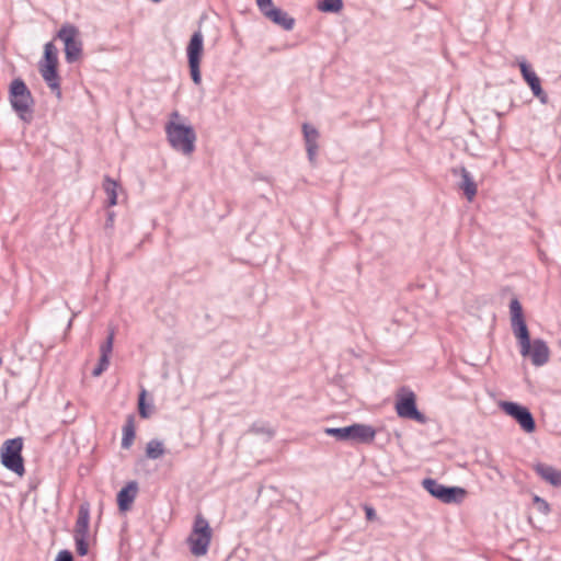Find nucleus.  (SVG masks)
<instances>
[{
    "label": "nucleus",
    "mask_w": 561,
    "mask_h": 561,
    "mask_svg": "<svg viewBox=\"0 0 561 561\" xmlns=\"http://www.w3.org/2000/svg\"><path fill=\"white\" fill-rule=\"evenodd\" d=\"M58 49L54 43L48 42L44 46V56L38 64V70L50 91L61 99L60 77L58 75Z\"/></svg>",
    "instance_id": "f257e3e1"
},
{
    "label": "nucleus",
    "mask_w": 561,
    "mask_h": 561,
    "mask_svg": "<svg viewBox=\"0 0 561 561\" xmlns=\"http://www.w3.org/2000/svg\"><path fill=\"white\" fill-rule=\"evenodd\" d=\"M9 99L12 108L18 116L25 123L33 119L34 99L25 82L21 78L14 79L10 84Z\"/></svg>",
    "instance_id": "f03ea898"
},
{
    "label": "nucleus",
    "mask_w": 561,
    "mask_h": 561,
    "mask_svg": "<svg viewBox=\"0 0 561 561\" xmlns=\"http://www.w3.org/2000/svg\"><path fill=\"white\" fill-rule=\"evenodd\" d=\"M324 433L340 442L370 444L376 437V430L369 424L354 423L345 427H325Z\"/></svg>",
    "instance_id": "7ed1b4c3"
},
{
    "label": "nucleus",
    "mask_w": 561,
    "mask_h": 561,
    "mask_svg": "<svg viewBox=\"0 0 561 561\" xmlns=\"http://www.w3.org/2000/svg\"><path fill=\"white\" fill-rule=\"evenodd\" d=\"M165 133L171 147L190 156L195 150L196 133L192 126L169 122Z\"/></svg>",
    "instance_id": "20e7f679"
},
{
    "label": "nucleus",
    "mask_w": 561,
    "mask_h": 561,
    "mask_svg": "<svg viewBox=\"0 0 561 561\" xmlns=\"http://www.w3.org/2000/svg\"><path fill=\"white\" fill-rule=\"evenodd\" d=\"M22 449V437L7 439L0 448V458L2 466L5 467L8 470L14 472L19 477H23L25 473Z\"/></svg>",
    "instance_id": "39448f33"
},
{
    "label": "nucleus",
    "mask_w": 561,
    "mask_h": 561,
    "mask_svg": "<svg viewBox=\"0 0 561 561\" xmlns=\"http://www.w3.org/2000/svg\"><path fill=\"white\" fill-rule=\"evenodd\" d=\"M211 540V528L208 520L201 514L195 516L193 529L187 538L191 552L201 557L207 553Z\"/></svg>",
    "instance_id": "423d86ee"
},
{
    "label": "nucleus",
    "mask_w": 561,
    "mask_h": 561,
    "mask_svg": "<svg viewBox=\"0 0 561 561\" xmlns=\"http://www.w3.org/2000/svg\"><path fill=\"white\" fill-rule=\"evenodd\" d=\"M396 411L402 419L413 420L420 424H425L427 417L420 412L416 407V396L408 387H401L397 393Z\"/></svg>",
    "instance_id": "0eeeda50"
},
{
    "label": "nucleus",
    "mask_w": 561,
    "mask_h": 561,
    "mask_svg": "<svg viewBox=\"0 0 561 561\" xmlns=\"http://www.w3.org/2000/svg\"><path fill=\"white\" fill-rule=\"evenodd\" d=\"M204 51V36L201 31H196L190 38L186 47L190 75L193 82L198 85L202 83L201 61Z\"/></svg>",
    "instance_id": "6e6552de"
},
{
    "label": "nucleus",
    "mask_w": 561,
    "mask_h": 561,
    "mask_svg": "<svg viewBox=\"0 0 561 561\" xmlns=\"http://www.w3.org/2000/svg\"><path fill=\"white\" fill-rule=\"evenodd\" d=\"M511 325L515 337L519 344L520 353L527 352L529 347L530 334L524 319L523 308L517 298L510 302Z\"/></svg>",
    "instance_id": "1a4fd4ad"
},
{
    "label": "nucleus",
    "mask_w": 561,
    "mask_h": 561,
    "mask_svg": "<svg viewBox=\"0 0 561 561\" xmlns=\"http://www.w3.org/2000/svg\"><path fill=\"white\" fill-rule=\"evenodd\" d=\"M57 38L65 44V58L68 64L76 62L82 54V42L77 26L66 23L57 32Z\"/></svg>",
    "instance_id": "9d476101"
},
{
    "label": "nucleus",
    "mask_w": 561,
    "mask_h": 561,
    "mask_svg": "<svg viewBox=\"0 0 561 561\" xmlns=\"http://www.w3.org/2000/svg\"><path fill=\"white\" fill-rule=\"evenodd\" d=\"M422 485L433 497L446 504L459 503L466 494L462 488L446 486L432 478L424 479Z\"/></svg>",
    "instance_id": "9b49d317"
},
{
    "label": "nucleus",
    "mask_w": 561,
    "mask_h": 561,
    "mask_svg": "<svg viewBox=\"0 0 561 561\" xmlns=\"http://www.w3.org/2000/svg\"><path fill=\"white\" fill-rule=\"evenodd\" d=\"M501 409L513 417L526 433H533L536 430V421L528 408L512 401H503Z\"/></svg>",
    "instance_id": "f8f14e48"
},
{
    "label": "nucleus",
    "mask_w": 561,
    "mask_h": 561,
    "mask_svg": "<svg viewBox=\"0 0 561 561\" xmlns=\"http://www.w3.org/2000/svg\"><path fill=\"white\" fill-rule=\"evenodd\" d=\"M518 66L523 76V79L529 85L533 94L540 100L541 103L546 104L548 101L547 93L542 90L540 79L536 72L530 68L529 64L525 58L518 59Z\"/></svg>",
    "instance_id": "ddd939ff"
},
{
    "label": "nucleus",
    "mask_w": 561,
    "mask_h": 561,
    "mask_svg": "<svg viewBox=\"0 0 561 561\" xmlns=\"http://www.w3.org/2000/svg\"><path fill=\"white\" fill-rule=\"evenodd\" d=\"M520 355L523 357H529L534 366L540 367L549 362L550 350L543 340L535 339L534 341H529L527 352L520 353Z\"/></svg>",
    "instance_id": "4468645a"
},
{
    "label": "nucleus",
    "mask_w": 561,
    "mask_h": 561,
    "mask_svg": "<svg viewBox=\"0 0 561 561\" xmlns=\"http://www.w3.org/2000/svg\"><path fill=\"white\" fill-rule=\"evenodd\" d=\"M453 174L455 176H459L460 180L458 182V187L461 190L466 196V198L471 202L477 195V184L470 174V172L465 168H454Z\"/></svg>",
    "instance_id": "2eb2a0df"
},
{
    "label": "nucleus",
    "mask_w": 561,
    "mask_h": 561,
    "mask_svg": "<svg viewBox=\"0 0 561 561\" xmlns=\"http://www.w3.org/2000/svg\"><path fill=\"white\" fill-rule=\"evenodd\" d=\"M138 493V483L136 481L128 482L117 493V505L119 511L126 512L130 508Z\"/></svg>",
    "instance_id": "dca6fc26"
},
{
    "label": "nucleus",
    "mask_w": 561,
    "mask_h": 561,
    "mask_svg": "<svg viewBox=\"0 0 561 561\" xmlns=\"http://www.w3.org/2000/svg\"><path fill=\"white\" fill-rule=\"evenodd\" d=\"M533 468L535 472L546 482L553 486H561V470H558L554 467L543 462H537L533 466Z\"/></svg>",
    "instance_id": "f3484780"
},
{
    "label": "nucleus",
    "mask_w": 561,
    "mask_h": 561,
    "mask_svg": "<svg viewBox=\"0 0 561 561\" xmlns=\"http://www.w3.org/2000/svg\"><path fill=\"white\" fill-rule=\"evenodd\" d=\"M90 504L83 502L79 505L78 517L75 524L73 536H89Z\"/></svg>",
    "instance_id": "a211bd4d"
},
{
    "label": "nucleus",
    "mask_w": 561,
    "mask_h": 561,
    "mask_svg": "<svg viewBox=\"0 0 561 561\" xmlns=\"http://www.w3.org/2000/svg\"><path fill=\"white\" fill-rule=\"evenodd\" d=\"M265 18L285 31H291L295 26V19L279 8L265 12Z\"/></svg>",
    "instance_id": "6ab92c4d"
},
{
    "label": "nucleus",
    "mask_w": 561,
    "mask_h": 561,
    "mask_svg": "<svg viewBox=\"0 0 561 561\" xmlns=\"http://www.w3.org/2000/svg\"><path fill=\"white\" fill-rule=\"evenodd\" d=\"M135 423L134 416L129 415L126 420L125 425L123 426V438H122V448L128 449L134 443L135 439Z\"/></svg>",
    "instance_id": "aec40b11"
},
{
    "label": "nucleus",
    "mask_w": 561,
    "mask_h": 561,
    "mask_svg": "<svg viewBox=\"0 0 561 561\" xmlns=\"http://www.w3.org/2000/svg\"><path fill=\"white\" fill-rule=\"evenodd\" d=\"M117 187L118 183L111 179L108 175L104 176L103 190L107 196V205L114 206L117 204Z\"/></svg>",
    "instance_id": "412c9836"
},
{
    "label": "nucleus",
    "mask_w": 561,
    "mask_h": 561,
    "mask_svg": "<svg viewBox=\"0 0 561 561\" xmlns=\"http://www.w3.org/2000/svg\"><path fill=\"white\" fill-rule=\"evenodd\" d=\"M165 453L162 442L158 439H151L146 446V456L149 459H159Z\"/></svg>",
    "instance_id": "4be33fe9"
},
{
    "label": "nucleus",
    "mask_w": 561,
    "mask_h": 561,
    "mask_svg": "<svg viewBox=\"0 0 561 561\" xmlns=\"http://www.w3.org/2000/svg\"><path fill=\"white\" fill-rule=\"evenodd\" d=\"M302 133H304V139L306 147L311 145H318L319 139V131L313 126L309 125L308 123H305L302 125Z\"/></svg>",
    "instance_id": "5701e85b"
},
{
    "label": "nucleus",
    "mask_w": 561,
    "mask_h": 561,
    "mask_svg": "<svg viewBox=\"0 0 561 561\" xmlns=\"http://www.w3.org/2000/svg\"><path fill=\"white\" fill-rule=\"evenodd\" d=\"M317 8L322 12L336 13L342 10V0H321L318 2Z\"/></svg>",
    "instance_id": "b1692460"
},
{
    "label": "nucleus",
    "mask_w": 561,
    "mask_h": 561,
    "mask_svg": "<svg viewBox=\"0 0 561 561\" xmlns=\"http://www.w3.org/2000/svg\"><path fill=\"white\" fill-rule=\"evenodd\" d=\"M250 432L253 434L266 435L268 439H271L275 434V431L273 428H271L268 425H266L265 423H254L250 427Z\"/></svg>",
    "instance_id": "393cba45"
},
{
    "label": "nucleus",
    "mask_w": 561,
    "mask_h": 561,
    "mask_svg": "<svg viewBox=\"0 0 561 561\" xmlns=\"http://www.w3.org/2000/svg\"><path fill=\"white\" fill-rule=\"evenodd\" d=\"M88 536H73L76 550L80 557H84L89 552Z\"/></svg>",
    "instance_id": "a878e982"
},
{
    "label": "nucleus",
    "mask_w": 561,
    "mask_h": 561,
    "mask_svg": "<svg viewBox=\"0 0 561 561\" xmlns=\"http://www.w3.org/2000/svg\"><path fill=\"white\" fill-rule=\"evenodd\" d=\"M146 394H147L146 390L142 389L139 394V398H138V412L142 419H148L151 414V411L149 410V408L147 407V404L145 402Z\"/></svg>",
    "instance_id": "bb28decb"
},
{
    "label": "nucleus",
    "mask_w": 561,
    "mask_h": 561,
    "mask_svg": "<svg viewBox=\"0 0 561 561\" xmlns=\"http://www.w3.org/2000/svg\"><path fill=\"white\" fill-rule=\"evenodd\" d=\"M113 342H114V332L111 331L106 340L102 343L100 347V356H105L110 358V355L113 350Z\"/></svg>",
    "instance_id": "cd10ccee"
},
{
    "label": "nucleus",
    "mask_w": 561,
    "mask_h": 561,
    "mask_svg": "<svg viewBox=\"0 0 561 561\" xmlns=\"http://www.w3.org/2000/svg\"><path fill=\"white\" fill-rule=\"evenodd\" d=\"M534 506L537 508L539 513L542 515H548L550 512V506L546 500L540 497L539 495H534L533 497Z\"/></svg>",
    "instance_id": "c85d7f7f"
},
{
    "label": "nucleus",
    "mask_w": 561,
    "mask_h": 561,
    "mask_svg": "<svg viewBox=\"0 0 561 561\" xmlns=\"http://www.w3.org/2000/svg\"><path fill=\"white\" fill-rule=\"evenodd\" d=\"M110 365V358L105 356H100L98 365L92 370L93 377L101 376L108 367Z\"/></svg>",
    "instance_id": "c756f323"
},
{
    "label": "nucleus",
    "mask_w": 561,
    "mask_h": 561,
    "mask_svg": "<svg viewBox=\"0 0 561 561\" xmlns=\"http://www.w3.org/2000/svg\"><path fill=\"white\" fill-rule=\"evenodd\" d=\"M256 4L264 16H265V12L276 9V7H274L272 0H256Z\"/></svg>",
    "instance_id": "7c9ffc66"
},
{
    "label": "nucleus",
    "mask_w": 561,
    "mask_h": 561,
    "mask_svg": "<svg viewBox=\"0 0 561 561\" xmlns=\"http://www.w3.org/2000/svg\"><path fill=\"white\" fill-rule=\"evenodd\" d=\"M318 149H319L318 145H311V146L306 147L308 160L312 164L316 162Z\"/></svg>",
    "instance_id": "2f4dec72"
},
{
    "label": "nucleus",
    "mask_w": 561,
    "mask_h": 561,
    "mask_svg": "<svg viewBox=\"0 0 561 561\" xmlns=\"http://www.w3.org/2000/svg\"><path fill=\"white\" fill-rule=\"evenodd\" d=\"M55 561H75L73 554L69 550H61L56 556Z\"/></svg>",
    "instance_id": "473e14b6"
},
{
    "label": "nucleus",
    "mask_w": 561,
    "mask_h": 561,
    "mask_svg": "<svg viewBox=\"0 0 561 561\" xmlns=\"http://www.w3.org/2000/svg\"><path fill=\"white\" fill-rule=\"evenodd\" d=\"M365 514L368 520H375L377 518L376 511L371 506H365Z\"/></svg>",
    "instance_id": "72a5a7b5"
},
{
    "label": "nucleus",
    "mask_w": 561,
    "mask_h": 561,
    "mask_svg": "<svg viewBox=\"0 0 561 561\" xmlns=\"http://www.w3.org/2000/svg\"><path fill=\"white\" fill-rule=\"evenodd\" d=\"M114 216H115V214L113 211L107 213V219H106V224H105L106 228H112L113 227Z\"/></svg>",
    "instance_id": "f704fd0d"
},
{
    "label": "nucleus",
    "mask_w": 561,
    "mask_h": 561,
    "mask_svg": "<svg viewBox=\"0 0 561 561\" xmlns=\"http://www.w3.org/2000/svg\"><path fill=\"white\" fill-rule=\"evenodd\" d=\"M72 324V319L69 320L68 328H70Z\"/></svg>",
    "instance_id": "c9c22d12"
},
{
    "label": "nucleus",
    "mask_w": 561,
    "mask_h": 561,
    "mask_svg": "<svg viewBox=\"0 0 561 561\" xmlns=\"http://www.w3.org/2000/svg\"><path fill=\"white\" fill-rule=\"evenodd\" d=\"M152 2H156V3H159L161 2L162 0H151Z\"/></svg>",
    "instance_id": "e433bc0d"
},
{
    "label": "nucleus",
    "mask_w": 561,
    "mask_h": 561,
    "mask_svg": "<svg viewBox=\"0 0 561 561\" xmlns=\"http://www.w3.org/2000/svg\"><path fill=\"white\" fill-rule=\"evenodd\" d=\"M173 116H174V117H179L178 112H174V113H173Z\"/></svg>",
    "instance_id": "4c0bfd02"
}]
</instances>
